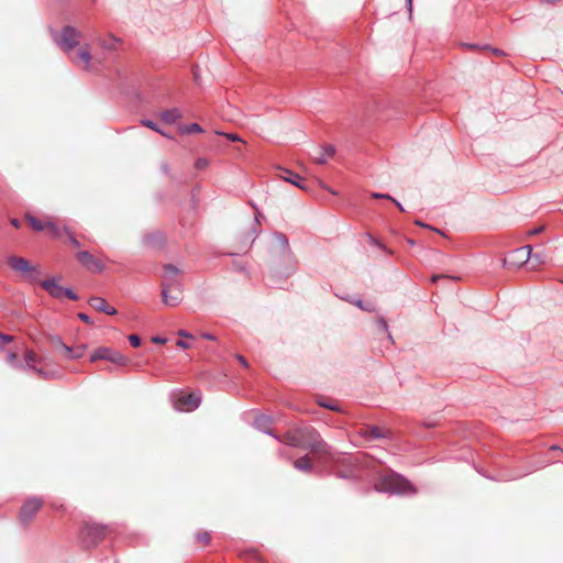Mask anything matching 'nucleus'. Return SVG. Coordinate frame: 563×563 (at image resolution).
Returning <instances> with one entry per match:
<instances>
[{
  "instance_id": "59",
  "label": "nucleus",
  "mask_w": 563,
  "mask_h": 563,
  "mask_svg": "<svg viewBox=\"0 0 563 563\" xmlns=\"http://www.w3.org/2000/svg\"><path fill=\"white\" fill-rule=\"evenodd\" d=\"M494 53L495 54H501V52H499L498 49H494Z\"/></svg>"
},
{
  "instance_id": "5",
  "label": "nucleus",
  "mask_w": 563,
  "mask_h": 563,
  "mask_svg": "<svg viewBox=\"0 0 563 563\" xmlns=\"http://www.w3.org/2000/svg\"><path fill=\"white\" fill-rule=\"evenodd\" d=\"M107 527L97 523H86L80 530V540L86 548L97 545L106 536Z\"/></svg>"
},
{
  "instance_id": "26",
  "label": "nucleus",
  "mask_w": 563,
  "mask_h": 563,
  "mask_svg": "<svg viewBox=\"0 0 563 563\" xmlns=\"http://www.w3.org/2000/svg\"><path fill=\"white\" fill-rule=\"evenodd\" d=\"M26 220L35 231H43L45 229V224H43L35 217L26 216Z\"/></svg>"
},
{
  "instance_id": "53",
  "label": "nucleus",
  "mask_w": 563,
  "mask_h": 563,
  "mask_svg": "<svg viewBox=\"0 0 563 563\" xmlns=\"http://www.w3.org/2000/svg\"><path fill=\"white\" fill-rule=\"evenodd\" d=\"M320 186H321V188H323L324 190H328V191H330L331 194L336 195V191H334V190L330 189V188H329L324 183L320 181Z\"/></svg>"
},
{
  "instance_id": "52",
  "label": "nucleus",
  "mask_w": 563,
  "mask_h": 563,
  "mask_svg": "<svg viewBox=\"0 0 563 563\" xmlns=\"http://www.w3.org/2000/svg\"><path fill=\"white\" fill-rule=\"evenodd\" d=\"M177 345L183 349H188L189 344L186 341L179 340L177 341Z\"/></svg>"
},
{
  "instance_id": "17",
  "label": "nucleus",
  "mask_w": 563,
  "mask_h": 563,
  "mask_svg": "<svg viewBox=\"0 0 563 563\" xmlns=\"http://www.w3.org/2000/svg\"><path fill=\"white\" fill-rule=\"evenodd\" d=\"M161 118L164 122L172 124L181 118V112L177 108L168 109L161 113Z\"/></svg>"
},
{
  "instance_id": "51",
  "label": "nucleus",
  "mask_w": 563,
  "mask_h": 563,
  "mask_svg": "<svg viewBox=\"0 0 563 563\" xmlns=\"http://www.w3.org/2000/svg\"><path fill=\"white\" fill-rule=\"evenodd\" d=\"M320 406L324 407V408H329L331 410H338V408L333 405H330L329 402H319Z\"/></svg>"
},
{
  "instance_id": "18",
  "label": "nucleus",
  "mask_w": 563,
  "mask_h": 563,
  "mask_svg": "<svg viewBox=\"0 0 563 563\" xmlns=\"http://www.w3.org/2000/svg\"><path fill=\"white\" fill-rule=\"evenodd\" d=\"M294 467L301 472H311L312 464L310 457L308 455L301 456L294 462Z\"/></svg>"
},
{
  "instance_id": "49",
  "label": "nucleus",
  "mask_w": 563,
  "mask_h": 563,
  "mask_svg": "<svg viewBox=\"0 0 563 563\" xmlns=\"http://www.w3.org/2000/svg\"><path fill=\"white\" fill-rule=\"evenodd\" d=\"M178 335L181 338H191V334L187 332L186 330H179Z\"/></svg>"
},
{
  "instance_id": "39",
  "label": "nucleus",
  "mask_w": 563,
  "mask_h": 563,
  "mask_svg": "<svg viewBox=\"0 0 563 563\" xmlns=\"http://www.w3.org/2000/svg\"><path fill=\"white\" fill-rule=\"evenodd\" d=\"M208 166V161L206 158H198L195 163V167L197 169H203Z\"/></svg>"
},
{
  "instance_id": "50",
  "label": "nucleus",
  "mask_w": 563,
  "mask_h": 563,
  "mask_svg": "<svg viewBox=\"0 0 563 563\" xmlns=\"http://www.w3.org/2000/svg\"><path fill=\"white\" fill-rule=\"evenodd\" d=\"M152 341L154 343H165L166 342V339L165 338H162V336H154L152 338Z\"/></svg>"
},
{
  "instance_id": "27",
  "label": "nucleus",
  "mask_w": 563,
  "mask_h": 563,
  "mask_svg": "<svg viewBox=\"0 0 563 563\" xmlns=\"http://www.w3.org/2000/svg\"><path fill=\"white\" fill-rule=\"evenodd\" d=\"M85 351H86V345L82 344L80 346H78L76 350H74L71 347V354H69V360H77V358H80L84 356L85 354Z\"/></svg>"
},
{
  "instance_id": "56",
  "label": "nucleus",
  "mask_w": 563,
  "mask_h": 563,
  "mask_svg": "<svg viewBox=\"0 0 563 563\" xmlns=\"http://www.w3.org/2000/svg\"><path fill=\"white\" fill-rule=\"evenodd\" d=\"M11 224L14 227V228H20V221L15 218L11 219Z\"/></svg>"
},
{
  "instance_id": "22",
  "label": "nucleus",
  "mask_w": 563,
  "mask_h": 563,
  "mask_svg": "<svg viewBox=\"0 0 563 563\" xmlns=\"http://www.w3.org/2000/svg\"><path fill=\"white\" fill-rule=\"evenodd\" d=\"M345 300L350 301L351 303L355 305L356 307H358L360 309H362L364 311H368V312L374 311V305L372 302H364L360 298H356V299L346 298Z\"/></svg>"
},
{
  "instance_id": "24",
  "label": "nucleus",
  "mask_w": 563,
  "mask_h": 563,
  "mask_svg": "<svg viewBox=\"0 0 563 563\" xmlns=\"http://www.w3.org/2000/svg\"><path fill=\"white\" fill-rule=\"evenodd\" d=\"M529 262H530L532 267L541 265V264L545 263V254H543V253H534V254H532L530 252V260H529Z\"/></svg>"
},
{
  "instance_id": "34",
  "label": "nucleus",
  "mask_w": 563,
  "mask_h": 563,
  "mask_svg": "<svg viewBox=\"0 0 563 563\" xmlns=\"http://www.w3.org/2000/svg\"><path fill=\"white\" fill-rule=\"evenodd\" d=\"M141 123H142V125H144L155 132H161V129L158 128V125L152 120L144 119L141 121Z\"/></svg>"
},
{
  "instance_id": "2",
  "label": "nucleus",
  "mask_w": 563,
  "mask_h": 563,
  "mask_svg": "<svg viewBox=\"0 0 563 563\" xmlns=\"http://www.w3.org/2000/svg\"><path fill=\"white\" fill-rule=\"evenodd\" d=\"M375 490L390 495L415 494V488L407 478L399 474L390 473L379 478L375 484Z\"/></svg>"
},
{
  "instance_id": "23",
  "label": "nucleus",
  "mask_w": 563,
  "mask_h": 563,
  "mask_svg": "<svg viewBox=\"0 0 563 563\" xmlns=\"http://www.w3.org/2000/svg\"><path fill=\"white\" fill-rule=\"evenodd\" d=\"M52 340L55 344V347L57 350L64 351L68 358L69 354H71V347L65 344L59 336H54Z\"/></svg>"
},
{
  "instance_id": "45",
  "label": "nucleus",
  "mask_w": 563,
  "mask_h": 563,
  "mask_svg": "<svg viewBox=\"0 0 563 563\" xmlns=\"http://www.w3.org/2000/svg\"><path fill=\"white\" fill-rule=\"evenodd\" d=\"M78 318L86 323H91L90 317L84 312L78 313Z\"/></svg>"
},
{
  "instance_id": "16",
  "label": "nucleus",
  "mask_w": 563,
  "mask_h": 563,
  "mask_svg": "<svg viewBox=\"0 0 563 563\" xmlns=\"http://www.w3.org/2000/svg\"><path fill=\"white\" fill-rule=\"evenodd\" d=\"M320 156L316 158V162L320 165H323L327 163V161L334 156L335 154V147L331 144L324 145L320 150Z\"/></svg>"
},
{
  "instance_id": "14",
  "label": "nucleus",
  "mask_w": 563,
  "mask_h": 563,
  "mask_svg": "<svg viewBox=\"0 0 563 563\" xmlns=\"http://www.w3.org/2000/svg\"><path fill=\"white\" fill-rule=\"evenodd\" d=\"M89 305L97 311H101V312H104L110 316H114L117 313V309L113 307H110L107 303V301L101 297H92L89 300Z\"/></svg>"
},
{
  "instance_id": "6",
  "label": "nucleus",
  "mask_w": 563,
  "mask_h": 563,
  "mask_svg": "<svg viewBox=\"0 0 563 563\" xmlns=\"http://www.w3.org/2000/svg\"><path fill=\"white\" fill-rule=\"evenodd\" d=\"M100 360L109 361L118 366H128L130 360L121 354L119 351L111 347L102 346L95 350L90 355V362H97Z\"/></svg>"
},
{
  "instance_id": "38",
  "label": "nucleus",
  "mask_w": 563,
  "mask_h": 563,
  "mask_svg": "<svg viewBox=\"0 0 563 563\" xmlns=\"http://www.w3.org/2000/svg\"><path fill=\"white\" fill-rule=\"evenodd\" d=\"M369 241H371V244L374 245V246H377L379 247L380 250L385 251V252H388L389 251L386 249V246L384 244H382L378 240H376L375 238H373L372 235H369Z\"/></svg>"
},
{
  "instance_id": "47",
  "label": "nucleus",
  "mask_w": 563,
  "mask_h": 563,
  "mask_svg": "<svg viewBox=\"0 0 563 563\" xmlns=\"http://www.w3.org/2000/svg\"><path fill=\"white\" fill-rule=\"evenodd\" d=\"M201 338H203L206 340H211V341L216 340V336L213 334H211V333H208V332L201 333Z\"/></svg>"
},
{
  "instance_id": "25",
  "label": "nucleus",
  "mask_w": 563,
  "mask_h": 563,
  "mask_svg": "<svg viewBox=\"0 0 563 563\" xmlns=\"http://www.w3.org/2000/svg\"><path fill=\"white\" fill-rule=\"evenodd\" d=\"M366 437L369 439H380L385 437L383 430L376 426L368 428L366 431Z\"/></svg>"
},
{
  "instance_id": "48",
  "label": "nucleus",
  "mask_w": 563,
  "mask_h": 563,
  "mask_svg": "<svg viewBox=\"0 0 563 563\" xmlns=\"http://www.w3.org/2000/svg\"><path fill=\"white\" fill-rule=\"evenodd\" d=\"M236 358H238V361H239V362H240L244 367H247V366H249V364H247L246 360L244 358V356H242V355H236Z\"/></svg>"
},
{
  "instance_id": "41",
  "label": "nucleus",
  "mask_w": 563,
  "mask_h": 563,
  "mask_svg": "<svg viewBox=\"0 0 563 563\" xmlns=\"http://www.w3.org/2000/svg\"><path fill=\"white\" fill-rule=\"evenodd\" d=\"M63 296L68 297L71 300H76L78 297L70 288H64Z\"/></svg>"
},
{
  "instance_id": "40",
  "label": "nucleus",
  "mask_w": 563,
  "mask_h": 563,
  "mask_svg": "<svg viewBox=\"0 0 563 563\" xmlns=\"http://www.w3.org/2000/svg\"><path fill=\"white\" fill-rule=\"evenodd\" d=\"M12 341V336L0 333V346H3Z\"/></svg>"
},
{
  "instance_id": "43",
  "label": "nucleus",
  "mask_w": 563,
  "mask_h": 563,
  "mask_svg": "<svg viewBox=\"0 0 563 563\" xmlns=\"http://www.w3.org/2000/svg\"><path fill=\"white\" fill-rule=\"evenodd\" d=\"M372 197L375 199H388V200L393 199V197L389 196L388 194H380V192H373Z\"/></svg>"
},
{
  "instance_id": "28",
  "label": "nucleus",
  "mask_w": 563,
  "mask_h": 563,
  "mask_svg": "<svg viewBox=\"0 0 563 563\" xmlns=\"http://www.w3.org/2000/svg\"><path fill=\"white\" fill-rule=\"evenodd\" d=\"M183 133H194V132H202L201 126L198 123H191L188 125H184L180 128Z\"/></svg>"
},
{
  "instance_id": "37",
  "label": "nucleus",
  "mask_w": 563,
  "mask_h": 563,
  "mask_svg": "<svg viewBox=\"0 0 563 563\" xmlns=\"http://www.w3.org/2000/svg\"><path fill=\"white\" fill-rule=\"evenodd\" d=\"M217 134L224 135L228 140L232 141V142L241 141L240 136L238 134H234V133L217 132Z\"/></svg>"
},
{
  "instance_id": "11",
  "label": "nucleus",
  "mask_w": 563,
  "mask_h": 563,
  "mask_svg": "<svg viewBox=\"0 0 563 563\" xmlns=\"http://www.w3.org/2000/svg\"><path fill=\"white\" fill-rule=\"evenodd\" d=\"M201 397L198 394L181 395L175 402V408L179 411H190L199 407Z\"/></svg>"
},
{
  "instance_id": "12",
  "label": "nucleus",
  "mask_w": 563,
  "mask_h": 563,
  "mask_svg": "<svg viewBox=\"0 0 563 563\" xmlns=\"http://www.w3.org/2000/svg\"><path fill=\"white\" fill-rule=\"evenodd\" d=\"M271 424H272V418L269 416H265V415H261L258 416L255 420H254V427L265 433V434H268L271 437H273L275 440H279V435L275 434L272 429H271Z\"/></svg>"
},
{
  "instance_id": "58",
  "label": "nucleus",
  "mask_w": 563,
  "mask_h": 563,
  "mask_svg": "<svg viewBox=\"0 0 563 563\" xmlns=\"http://www.w3.org/2000/svg\"><path fill=\"white\" fill-rule=\"evenodd\" d=\"M416 223H417L418 225H422V227H424V224H423L422 222H420V221H417Z\"/></svg>"
},
{
  "instance_id": "33",
  "label": "nucleus",
  "mask_w": 563,
  "mask_h": 563,
  "mask_svg": "<svg viewBox=\"0 0 563 563\" xmlns=\"http://www.w3.org/2000/svg\"><path fill=\"white\" fill-rule=\"evenodd\" d=\"M45 229H47L53 236H58L59 235L58 227L55 223L51 222V221L45 223Z\"/></svg>"
},
{
  "instance_id": "32",
  "label": "nucleus",
  "mask_w": 563,
  "mask_h": 563,
  "mask_svg": "<svg viewBox=\"0 0 563 563\" xmlns=\"http://www.w3.org/2000/svg\"><path fill=\"white\" fill-rule=\"evenodd\" d=\"M33 371L45 379H51L56 376L54 372H45L44 369L37 367H34Z\"/></svg>"
},
{
  "instance_id": "20",
  "label": "nucleus",
  "mask_w": 563,
  "mask_h": 563,
  "mask_svg": "<svg viewBox=\"0 0 563 563\" xmlns=\"http://www.w3.org/2000/svg\"><path fill=\"white\" fill-rule=\"evenodd\" d=\"M79 59L84 63L86 69H90L91 53L88 45L80 48L78 53Z\"/></svg>"
},
{
  "instance_id": "46",
  "label": "nucleus",
  "mask_w": 563,
  "mask_h": 563,
  "mask_svg": "<svg viewBox=\"0 0 563 563\" xmlns=\"http://www.w3.org/2000/svg\"><path fill=\"white\" fill-rule=\"evenodd\" d=\"M69 241L75 247H79L80 243L73 234L69 235Z\"/></svg>"
},
{
  "instance_id": "44",
  "label": "nucleus",
  "mask_w": 563,
  "mask_h": 563,
  "mask_svg": "<svg viewBox=\"0 0 563 563\" xmlns=\"http://www.w3.org/2000/svg\"><path fill=\"white\" fill-rule=\"evenodd\" d=\"M377 323H378V327H379L383 331L387 332L388 325H387V322H386V320H385L384 318H379V319H378V321H377Z\"/></svg>"
},
{
  "instance_id": "9",
  "label": "nucleus",
  "mask_w": 563,
  "mask_h": 563,
  "mask_svg": "<svg viewBox=\"0 0 563 563\" xmlns=\"http://www.w3.org/2000/svg\"><path fill=\"white\" fill-rule=\"evenodd\" d=\"M42 505L43 500L38 497H32L27 499L21 507L19 515L20 521L23 525L30 522L34 518L35 514L40 510Z\"/></svg>"
},
{
  "instance_id": "3",
  "label": "nucleus",
  "mask_w": 563,
  "mask_h": 563,
  "mask_svg": "<svg viewBox=\"0 0 563 563\" xmlns=\"http://www.w3.org/2000/svg\"><path fill=\"white\" fill-rule=\"evenodd\" d=\"M299 435H301V439L303 440V449L332 456L330 445L323 441L316 429L311 427L299 429Z\"/></svg>"
},
{
  "instance_id": "4",
  "label": "nucleus",
  "mask_w": 563,
  "mask_h": 563,
  "mask_svg": "<svg viewBox=\"0 0 563 563\" xmlns=\"http://www.w3.org/2000/svg\"><path fill=\"white\" fill-rule=\"evenodd\" d=\"M8 264L11 267V269L21 273L27 282H38V278L41 276L38 266L32 265L31 262L27 261L26 258L19 256H10L8 258Z\"/></svg>"
},
{
  "instance_id": "1",
  "label": "nucleus",
  "mask_w": 563,
  "mask_h": 563,
  "mask_svg": "<svg viewBox=\"0 0 563 563\" xmlns=\"http://www.w3.org/2000/svg\"><path fill=\"white\" fill-rule=\"evenodd\" d=\"M180 269L173 265L164 266L162 283V301L169 307H176L181 302V294L184 291L183 283L177 278Z\"/></svg>"
},
{
  "instance_id": "7",
  "label": "nucleus",
  "mask_w": 563,
  "mask_h": 563,
  "mask_svg": "<svg viewBox=\"0 0 563 563\" xmlns=\"http://www.w3.org/2000/svg\"><path fill=\"white\" fill-rule=\"evenodd\" d=\"M81 38V32L71 25H66L62 29L59 37H54L57 45L64 52H70L75 48L79 40Z\"/></svg>"
},
{
  "instance_id": "30",
  "label": "nucleus",
  "mask_w": 563,
  "mask_h": 563,
  "mask_svg": "<svg viewBox=\"0 0 563 563\" xmlns=\"http://www.w3.org/2000/svg\"><path fill=\"white\" fill-rule=\"evenodd\" d=\"M24 361L29 368L34 369L33 363L36 361V354L33 351L26 352Z\"/></svg>"
},
{
  "instance_id": "55",
  "label": "nucleus",
  "mask_w": 563,
  "mask_h": 563,
  "mask_svg": "<svg viewBox=\"0 0 563 563\" xmlns=\"http://www.w3.org/2000/svg\"><path fill=\"white\" fill-rule=\"evenodd\" d=\"M391 201H393V202L398 207V209H399L400 211H404V210H405V209H404V207H402V205H401L399 201H397V200H396V199H394V198L391 199Z\"/></svg>"
},
{
  "instance_id": "60",
  "label": "nucleus",
  "mask_w": 563,
  "mask_h": 563,
  "mask_svg": "<svg viewBox=\"0 0 563 563\" xmlns=\"http://www.w3.org/2000/svg\"><path fill=\"white\" fill-rule=\"evenodd\" d=\"M409 8H411V0H407Z\"/></svg>"
},
{
  "instance_id": "10",
  "label": "nucleus",
  "mask_w": 563,
  "mask_h": 563,
  "mask_svg": "<svg viewBox=\"0 0 563 563\" xmlns=\"http://www.w3.org/2000/svg\"><path fill=\"white\" fill-rule=\"evenodd\" d=\"M77 260L86 269L90 272L101 273L104 269L102 262L87 251L78 252Z\"/></svg>"
},
{
  "instance_id": "35",
  "label": "nucleus",
  "mask_w": 563,
  "mask_h": 563,
  "mask_svg": "<svg viewBox=\"0 0 563 563\" xmlns=\"http://www.w3.org/2000/svg\"><path fill=\"white\" fill-rule=\"evenodd\" d=\"M128 340H129V342L131 343V345H132V346H134V347H137V346H140V345H141V339H140V336H139V335H136V334H130V335L128 336Z\"/></svg>"
},
{
  "instance_id": "31",
  "label": "nucleus",
  "mask_w": 563,
  "mask_h": 563,
  "mask_svg": "<svg viewBox=\"0 0 563 563\" xmlns=\"http://www.w3.org/2000/svg\"><path fill=\"white\" fill-rule=\"evenodd\" d=\"M275 239L284 250L289 249L288 239L284 233H275Z\"/></svg>"
},
{
  "instance_id": "54",
  "label": "nucleus",
  "mask_w": 563,
  "mask_h": 563,
  "mask_svg": "<svg viewBox=\"0 0 563 563\" xmlns=\"http://www.w3.org/2000/svg\"><path fill=\"white\" fill-rule=\"evenodd\" d=\"M543 231V227L536 228L530 231V234H538Z\"/></svg>"
},
{
  "instance_id": "61",
  "label": "nucleus",
  "mask_w": 563,
  "mask_h": 563,
  "mask_svg": "<svg viewBox=\"0 0 563 563\" xmlns=\"http://www.w3.org/2000/svg\"><path fill=\"white\" fill-rule=\"evenodd\" d=\"M438 278H439L438 276H433L432 280L435 282Z\"/></svg>"
},
{
  "instance_id": "57",
  "label": "nucleus",
  "mask_w": 563,
  "mask_h": 563,
  "mask_svg": "<svg viewBox=\"0 0 563 563\" xmlns=\"http://www.w3.org/2000/svg\"><path fill=\"white\" fill-rule=\"evenodd\" d=\"M158 133L167 139H172V136L169 134H167L166 132H164L163 130H161V132H158Z\"/></svg>"
},
{
  "instance_id": "19",
  "label": "nucleus",
  "mask_w": 563,
  "mask_h": 563,
  "mask_svg": "<svg viewBox=\"0 0 563 563\" xmlns=\"http://www.w3.org/2000/svg\"><path fill=\"white\" fill-rule=\"evenodd\" d=\"M285 174L286 175L283 176L284 180L292 184L294 186H296L298 188L306 189L305 185L302 184V179L298 174L292 173L290 170H285Z\"/></svg>"
},
{
  "instance_id": "21",
  "label": "nucleus",
  "mask_w": 563,
  "mask_h": 563,
  "mask_svg": "<svg viewBox=\"0 0 563 563\" xmlns=\"http://www.w3.org/2000/svg\"><path fill=\"white\" fill-rule=\"evenodd\" d=\"M97 43L107 51H114L117 48V44L119 43V38L115 36H110L109 40L98 38Z\"/></svg>"
},
{
  "instance_id": "29",
  "label": "nucleus",
  "mask_w": 563,
  "mask_h": 563,
  "mask_svg": "<svg viewBox=\"0 0 563 563\" xmlns=\"http://www.w3.org/2000/svg\"><path fill=\"white\" fill-rule=\"evenodd\" d=\"M144 242L146 244L155 245L163 242V236L161 234H151L145 236Z\"/></svg>"
},
{
  "instance_id": "8",
  "label": "nucleus",
  "mask_w": 563,
  "mask_h": 563,
  "mask_svg": "<svg viewBox=\"0 0 563 563\" xmlns=\"http://www.w3.org/2000/svg\"><path fill=\"white\" fill-rule=\"evenodd\" d=\"M530 252H532V247L530 245H525L514 250L504 260V266L516 268L521 267L522 265L529 263Z\"/></svg>"
},
{
  "instance_id": "15",
  "label": "nucleus",
  "mask_w": 563,
  "mask_h": 563,
  "mask_svg": "<svg viewBox=\"0 0 563 563\" xmlns=\"http://www.w3.org/2000/svg\"><path fill=\"white\" fill-rule=\"evenodd\" d=\"M278 441L292 448L303 449V440L301 439V435H299V429L296 432H288L285 435L279 437Z\"/></svg>"
},
{
  "instance_id": "13",
  "label": "nucleus",
  "mask_w": 563,
  "mask_h": 563,
  "mask_svg": "<svg viewBox=\"0 0 563 563\" xmlns=\"http://www.w3.org/2000/svg\"><path fill=\"white\" fill-rule=\"evenodd\" d=\"M41 286L45 289L53 298L59 299L63 297L64 287L57 283V278L53 277L41 282Z\"/></svg>"
},
{
  "instance_id": "36",
  "label": "nucleus",
  "mask_w": 563,
  "mask_h": 563,
  "mask_svg": "<svg viewBox=\"0 0 563 563\" xmlns=\"http://www.w3.org/2000/svg\"><path fill=\"white\" fill-rule=\"evenodd\" d=\"M197 539L200 541V542H203V543H208L210 541V533L205 531V532H199L197 534Z\"/></svg>"
},
{
  "instance_id": "42",
  "label": "nucleus",
  "mask_w": 563,
  "mask_h": 563,
  "mask_svg": "<svg viewBox=\"0 0 563 563\" xmlns=\"http://www.w3.org/2000/svg\"><path fill=\"white\" fill-rule=\"evenodd\" d=\"M15 360H16V354L13 353V352H10L8 354V362L12 365V366H15V367H22L21 365L19 364H15Z\"/></svg>"
}]
</instances>
